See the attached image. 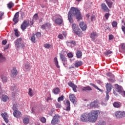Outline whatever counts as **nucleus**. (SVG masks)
Wrapping results in <instances>:
<instances>
[{
    "mask_svg": "<svg viewBox=\"0 0 125 125\" xmlns=\"http://www.w3.org/2000/svg\"><path fill=\"white\" fill-rule=\"evenodd\" d=\"M13 111H14V112H15V111H18V108H17V106H16V105L14 104L13 105Z\"/></svg>",
    "mask_w": 125,
    "mask_h": 125,
    "instance_id": "obj_51",
    "label": "nucleus"
},
{
    "mask_svg": "<svg viewBox=\"0 0 125 125\" xmlns=\"http://www.w3.org/2000/svg\"><path fill=\"white\" fill-rule=\"evenodd\" d=\"M56 107L57 108H61V104H59V103L56 104Z\"/></svg>",
    "mask_w": 125,
    "mask_h": 125,
    "instance_id": "obj_57",
    "label": "nucleus"
},
{
    "mask_svg": "<svg viewBox=\"0 0 125 125\" xmlns=\"http://www.w3.org/2000/svg\"><path fill=\"white\" fill-rule=\"evenodd\" d=\"M69 98L70 101H71L72 103H75V102L76 101V97H75V95L72 94L69 96Z\"/></svg>",
    "mask_w": 125,
    "mask_h": 125,
    "instance_id": "obj_26",
    "label": "nucleus"
},
{
    "mask_svg": "<svg viewBox=\"0 0 125 125\" xmlns=\"http://www.w3.org/2000/svg\"><path fill=\"white\" fill-rule=\"evenodd\" d=\"M21 42H22V38H20L17 39L14 42L15 46H16V47L19 48V47H20V46H21Z\"/></svg>",
    "mask_w": 125,
    "mask_h": 125,
    "instance_id": "obj_9",
    "label": "nucleus"
},
{
    "mask_svg": "<svg viewBox=\"0 0 125 125\" xmlns=\"http://www.w3.org/2000/svg\"><path fill=\"white\" fill-rule=\"evenodd\" d=\"M8 100V97L5 95H3L2 96V101L3 102H6Z\"/></svg>",
    "mask_w": 125,
    "mask_h": 125,
    "instance_id": "obj_35",
    "label": "nucleus"
},
{
    "mask_svg": "<svg viewBox=\"0 0 125 125\" xmlns=\"http://www.w3.org/2000/svg\"><path fill=\"white\" fill-rule=\"evenodd\" d=\"M105 1L106 4H107L108 7L109 8H112V7H113V2H112V1L111 0H105Z\"/></svg>",
    "mask_w": 125,
    "mask_h": 125,
    "instance_id": "obj_23",
    "label": "nucleus"
},
{
    "mask_svg": "<svg viewBox=\"0 0 125 125\" xmlns=\"http://www.w3.org/2000/svg\"><path fill=\"white\" fill-rule=\"evenodd\" d=\"M112 25L113 27H116L117 26H118V22L116 21H114L112 23Z\"/></svg>",
    "mask_w": 125,
    "mask_h": 125,
    "instance_id": "obj_48",
    "label": "nucleus"
},
{
    "mask_svg": "<svg viewBox=\"0 0 125 125\" xmlns=\"http://www.w3.org/2000/svg\"><path fill=\"white\" fill-rule=\"evenodd\" d=\"M13 6H14V3H12V2H10L7 4V7L9 8V9H11Z\"/></svg>",
    "mask_w": 125,
    "mask_h": 125,
    "instance_id": "obj_41",
    "label": "nucleus"
},
{
    "mask_svg": "<svg viewBox=\"0 0 125 125\" xmlns=\"http://www.w3.org/2000/svg\"><path fill=\"white\" fill-rule=\"evenodd\" d=\"M113 38H114V36L113 35H109V40H110V41H111V40H113Z\"/></svg>",
    "mask_w": 125,
    "mask_h": 125,
    "instance_id": "obj_62",
    "label": "nucleus"
},
{
    "mask_svg": "<svg viewBox=\"0 0 125 125\" xmlns=\"http://www.w3.org/2000/svg\"><path fill=\"white\" fill-rule=\"evenodd\" d=\"M39 19V16L38 14H35L33 16V21H31V25L34 24V21H37Z\"/></svg>",
    "mask_w": 125,
    "mask_h": 125,
    "instance_id": "obj_25",
    "label": "nucleus"
},
{
    "mask_svg": "<svg viewBox=\"0 0 125 125\" xmlns=\"http://www.w3.org/2000/svg\"><path fill=\"white\" fill-rule=\"evenodd\" d=\"M60 116H59L58 115H55V116H53V119L51 122V124L53 125H57L60 122Z\"/></svg>",
    "mask_w": 125,
    "mask_h": 125,
    "instance_id": "obj_3",
    "label": "nucleus"
},
{
    "mask_svg": "<svg viewBox=\"0 0 125 125\" xmlns=\"http://www.w3.org/2000/svg\"><path fill=\"white\" fill-rule=\"evenodd\" d=\"M82 90H83V91H90L91 90H92V89L91 88V87H90V86H86V87H84L82 88Z\"/></svg>",
    "mask_w": 125,
    "mask_h": 125,
    "instance_id": "obj_30",
    "label": "nucleus"
},
{
    "mask_svg": "<svg viewBox=\"0 0 125 125\" xmlns=\"http://www.w3.org/2000/svg\"><path fill=\"white\" fill-rule=\"evenodd\" d=\"M66 43L67 46H69L70 47H74L75 45H76V41H67L66 42Z\"/></svg>",
    "mask_w": 125,
    "mask_h": 125,
    "instance_id": "obj_13",
    "label": "nucleus"
},
{
    "mask_svg": "<svg viewBox=\"0 0 125 125\" xmlns=\"http://www.w3.org/2000/svg\"><path fill=\"white\" fill-rule=\"evenodd\" d=\"M98 115H100L99 110H92L89 114L84 113L82 114L80 120L83 123L90 122V123H95L98 118Z\"/></svg>",
    "mask_w": 125,
    "mask_h": 125,
    "instance_id": "obj_1",
    "label": "nucleus"
},
{
    "mask_svg": "<svg viewBox=\"0 0 125 125\" xmlns=\"http://www.w3.org/2000/svg\"><path fill=\"white\" fill-rule=\"evenodd\" d=\"M36 35L33 34L32 36L31 37V41L33 43H36Z\"/></svg>",
    "mask_w": 125,
    "mask_h": 125,
    "instance_id": "obj_36",
    "label": "nucleus"
},
{
    "mask_svg": "<svg viewBox=\"0 0 125 125\" xmlns=\"http://www.w3.org/2000/svg\"><path fill=\"white\" fill-rule=\"evenodd\" d=\"M99 35L96 32H92L89 35V37L90 39H91L92 41H95L96 38H97Z\"/></svg>",
    "mask_w": 125,
    "mask_h": 125,
    "instance_id": "obj_10",
    "label": "nucleus"
},
{
    "mask_svg": "<svg viewBox=\"0 0 125 125\" xmlns=\"http://www.w3.org/2000/svg\"><path fill=\"white\" fill-rule=\"evenodd\" d=\"M115 116L116 118H124L125 117V111H118L115 112Z\"/></svg>",
    "mask_w": 125,
    "mask_h": 125,
    "instance_id": "obj_7",
    "label": "nucleus"
},
{
    "mask_svg": "<svg viewBox=\"0 0 125 125\" xmlns=\"http://www.w3.org/2000/svg\"><path fill=\"white\" fill-rule=\"evenodd\" d=\"M35 35H36V37H41V34L40 32H37L36 33Z\"/></svg>",
    "mask_w": 125,
    "mask_h": 125,
    "instance_id": "obj_60",
    "label": "nucleus"
},
{
    "mask_svg": "<svg viewBox=\"0 0 125 125\" xmlns=\"http://www.w3.org/2000/svg\"><path fill=\"white\" fill-rule=\"evenodd\" d=\"M113 53V51H110L109 50H107L104 53V54L105 55V56H108L109 54H112Z\"/></svg>",
    "mask_w": 125,
    "mask_h": 125,
    "instance_id": "obj_40",
    "label": "nucleus"
},
{
    "mask_svg": "<svg viewBox=\"0 0 125 125\" xmlns=\"http://www.w3.org/2000/svg\"><path fill=\"white\" fill-rule=\"evenodd\" d=\"M1 79L2 80V83H7V82H8V78H7V77H6V76H1Z\"/></svg>",
    "mask_w": 125,
    "mask_h": 125,
    "instance_id": "obj_27",
    "label": "nucleus"
},
{
    "mask_svg": "<svg viewBox=\"0 0 125 125\" xmlns=\"http://www.w3.org/2000/svg\"><path fill=\"white\" fill-rule=\"evenodd\" d=\"M13 21L15 22V24H16L19 22V12L15 13L13 19Z\"/></svg>",
    "mask_w": 125,
    "mask_h": 125,
    "instance_id": "obj_12",
    "label": "nucleus"
},
{
    "mask_svg": "<svg viewBox=\"0 0 125 125\" xmlns=\"http://www.w3.org/2000/svg\"><path fill=\"white\" fill-rule=\"evenodd\" d=\"M96 125H106V123L104 121L100 120Z\"/></svg>",
    "mask_w": 125,
    "mask_h": 125,
    "instance_id": "obj_39",
    "label": "nucleus"
},
{
    "mask_svg": "<svg viewBox=\"0 0 125 125\" xmlns=\"http://www.w3.org/2000/svg\"><path fill=\"white\" fill-rule=\"evenodd\" d=\"M121 49H123V50H125V43H123L121 45Z\"/></svg>",
    "mask_w": 125,
    "mask_h": 125,
    "instance_id": "obj_54",
    "label": "nucleus"
},
{
    "mask_svg": "<svg viewBox=\"0 0 125 125\" xmlns=\"http://www.w3.org/2000/svg\"><path fill=\"white\" fill-rule=\"evenodd\" d=\"M113 106L114 108H121L122 107V103L119 102H115L113 104Z\"/></svg>",
    "mask_w": 125,
    "mask_h": 125,
    "instance_id": "obj_20",
    "label": "nucleus"
},
{
    "mask_svg": "<svg viewBox=\"0 0 125 125\" xmlns=\"http://www.w3.org/2000/svg\"><path fill=\"white\" fill-rule=\"evenodd\" d=\"M79 26L82 31H85L87 28V25H86V23L84 21H81L79 23Z\"/></svg>",
    "mask_w": 125,
    "mask_h": 125,
    "instance_id": "obj_11",
    "label": "nucleus"
},
{
    "mask_svg": "<svg viewBox=\"0 0 125 125\" xmlns=\"http://www.w3.org/2000/svg\"><path fill=\"white\" fill-rule=\"evenodd\" d=\"M5 61V58L3 57L2 54H0V62H3Z\"/></svg>",
    "mask_w": 125,
    "mask_h": 125,
    "instance_id": "obj_44",
    "label": "nucleus"
},
{
    "mask_svg": "<svg viewBox=\"0 0 125 125\" xmlns=\"http://www.w3.org/2000/svg\"><path fill=\"white\" fill-rule=\"evenodd\" d=\"M64 100V96H62L58 98V102H61V101H63Z\"/></svg>",
    "mask_w": 125,
    "mask_h": 125,
    "instance_id": "obj_46",
    "label": "nucleus"
},
{
    "mask_svg": "<svg viewBox=\"0 0 125 125\" xmlns=\"http://www.w3.org/2000/svg\"><path fill=\"white\" fill-rule=\"evenodd\" d=\"M13 116L15 117V118H21L22 116V113L21 112H20V111L17 110L13 112Z\"/></svg>",
    "mask_w": 125,
    "mask_h": 125,
    "instance_id": "obj_15",
    "label": "nucleus"
},
{
    "mask_svg": "<svg viewBox=\"0 0 125 125\" xmlns=\"http://www.w3.org/2000/svg\"><path fill=\"white\" fill-rule=\"evenodd\" d=\"M106 92H110L112 90V85L110 83H107L106 85Z\"/></svg>",
    "mask_w": 125,
    "mask_h": 125,
    "instance_id": "obj_22",
    "label": "nucleus"
},
{
    "mask_svg": "<svg viewBox=\"0 0 125 125\" xmlns=\"http://www.w3.org/2000/svg\"><path fill=\"white\" fill-rule=\"evenodd\" d=\"M14 31L15 32V35L17 38H18L19 37V31H18V29L15 28L14 29Z\"/></svg>",
    "mask_w": 125,
    "mask_h": 125,
    "instance_id": "obj_43",
    "label": "nucleus"
},
{
    "mask_svg": "<svg viewBox=\"0 0 125 125\" xmlns=\"http://www.w3.org/2000/svg\"><path fill=\"white\" fill-rule=\"evenodd\" d=\"M90 85H91L92 86H93L96 89H97L98 90H99L101 92H103V90H102L101 89L99 88L97 85L95 84L92 83H90Z\"/></svg>",
    "mask_w": 125,
    "mask_h": 125,
    "instance_id": "obj_31",
    "label": "nucleus"
},
{
    "mask_svg": "<svg viewBox=\"0 0 125 125\" xmlns=\"http://www.w3.org/2000/svg\"><path fill=\"white\" fill-rule=\"evenodd\" d=\"M23 69L24 71H26V72L30 71V70H31V64L30 62H26L24 65Z\"/></svg>",
    "mask_w": 125,
    "mask_h": 125,
    "instance_id": "obj_17",
    "label": "nucleus"
},
{
    "mask_svg": "<svg viewBox=\"0 0 125 125\" xmlns=\"http://www.w3.org/2000/svg\"><path fill=\"white\" fill-rule=\"evenodd\" d=\"M73 30L74 31V33L79 36L80 34H81V31H80V28L76 24V23H73L72 25Z\"/></svg>",
    "mask_w": 125,
    "mask_h": 125,
    "instance_id": "obj_4",
    "label": "nucleus"
},
{
    "mask_svg": "<svg viewBox=\"0 0 125 125\" xmlns=\"http://www.w3.org/2000/svg\"><path fill=\"white\" fill-rule=\"evenodd\" d=\"M98 103V101H94V102L91 103L90 104V107H94L95 108L97 106V104Z\"/></svg>",
    "mask_w": 125,
    "mask_h": 125,
    "instance_id": "obj_29",
    "label": "nucleus"
},
{
    "mask_svg": "<svg viewBox=\"0 0 125 125\" xmlns=\"http://www.w3.org/2000/svg\"><path fill=\"white\" fill-rule=\"evenodd\" d=\"M53 91L54 94H56V95L59 94V93H60V89L59 87H57V88H54L53 89Z\"/></svg>",
    "mask_w": 125,
    "mask_h": 125,
    "instance_id": "obj_28",
    "label": "nucleus"
},
{
    "mask_svg": "<svg viewBox=\"0 0 125 125\" xmlns=\"http://www.w3.org/2000/svg\"><path fill=\"white\" fill-rule=\"evenodd\" d=\"M41 122L43 124L46 123V119L44 117H42L41 118Z\"/></svg>",
    "mask_w": 125,
    "mask_h": 125,
    "instance_id": "obj_47",
    "label": "nucleus"
},
{
    "mask_svg": "<svg viewBox=\"0 0 125 125\" xmlns=\"http://www.w3.org/2000/svg\"><path fill=\"white\" fill-rule=\"evenodd\" d=\"M44 47H45V48H51V47H52V45H51L49 43H46L44 44L43 45Z\"/></svg>",
    "mask_w": 125,
    "mask_h": 125,
    "instance_id": "obj_42",
    "label": "nucleus"
},
{
    "mask_svg": "<svg viewBox=\"0 0 125 125\" xmlns=\"http://www.w3.org/2000/svg\"><path fill=\"white\" fill-rule=\"evenodd\" d=\"M29 26H30V23L28 21L25 20L22 22V24H21V29L22 31H24V30H26L27 29V27H29Z\"/></svg>",
    "mask_w": 125,
    "mask_h": 125,
    "instance_id": "obj_5",
    "label": "nucleus"
},
{
    "mask_svg": "<svg viewBox=\"0 0 125 125\" xmlns=\"http://www.w3.org/2000/svg\"><path fill=\"white\" fill-rule=\"evenodd\" d=\"M60 56L62 62H67V58L65 57V56L64 55L60 54Z\"/></svg>",
    "mask_w": 125,
    "mask_h": 125,
    "instance_id": "obj_32",
    "label": "nucleus"
},
{
    "mask_svg": "<svg viewBox=\"0 0 125 125\" xmlns=\"http://www.w3.org/2000/svg\"><path fill=\"white\" fill-rule=\"evenodd\" d=\"M7 43V41L6 40H3L2 41V44L5 45V44Z\"/></svg>",
    "mask_w": 125,
    "mask_h": 125,
    "instance_id": "obj_59",
    "label": "nucleus"
},
{
    "mask_svg": "<svg viewBox=\"0 0 125 125\" xmlns=\"http://www.w3.org/2000/svg\"><path fill=\"white\" fill-rule=\"evenodd\" d=\"M11 77H16L17 76V74H18V71L16 69V67H13L11 70Z\"/></svg>",
    "mask_w": 125,
    "mask_h": 125,
    "instance_id": "obj_16",
    "label": "nucleus"
},
{
    "mask_svg": "<svg viewBox=\"0 0 125 125\" xmlns=\"http://www.w3.org/2000/svg\"><path fill=\"white\" fill-rule=\"evenodd\" d=\"M1 116L3 119H5V118H7L8 117V115H7V113L4 112V113H2Z\"/></svg>",
    "mask_w": 125,
    "mask_h": 125,
    "instance_id": "obj_49",
    "label": "nucleus"
},
{
    "mask_svg": "<svg viewBox=\"0 0 125 125\" xmlns=\"http://www.w3.org/2000/svg\"><path fill=\"white\" fill-rule=\"evenodd\" d=\"M82 65H83L82 61L75 62L74 66L76 67V68H79V67H80V66H82Z\"/></svg>",
    "mask_w": 125,
    "mask_h": 125,
    "instance_id": "obj_21",
    "label": "nucleus"
},
{
    "mask_svg": "<svg viewBox=\"0 0 125 125\" xmlns=\"http://www.w3.org/2000/svg\"><path fill=\"white\" fill-rule=\"evenodd\" d=\"M68 85L73 88V90L74 92H77V85L74 84L72 82H70L68 83Z\"/></svg>",
    "mask_w": 125,
    "mask_h": 125,
    "instance_id": "obj_18",
    "label": "nucleus"
},
{
    "mask_svg": "<svg viewBox=\"0 0 125 125\" xmlns=\"http://www.w3.org/2000/svg\"><path fill=\"white\" fill-rule=\"evenodd\" d=\"M67 56L69 58H72V57H73L74 55H73V54H72L71 53H68L67 54Z\"/></svg>",
    "mask_w": 125,
    "mask_h": 125,
    "instance_id": "obj_53",
    "label": "nucleus"
},
{
    "mask_svg": "<svg viewBox=\"0 0 125 125\" xmlns=\"http://www.w3.org/2000/svg\"><path fill=\"white\" fill-rule=\"evenodd\" d=\"M11 90L13 91L12 93L14 94V96L16 95V93L18 92V90L17 89L16 86L15 85L13 84L11 86Z\"/></svg>",
    "mask_w": 125,
    "mask_h": 125,
    "instance_id": "obj_14",
    "label": "nucleus"
},
{
    "mask_svg": "<svg viewBox=\"0 0 125 125\" xmlns=\"http://www.w3.org/2000/svg\"><path fill=\"white\" fill-rule=\"evenodd\" d=\"M3 15H4V13H3V12H0V20H1V19H2V16H3Z\"/></svg>",
    "mask_w": 125,
    "mask_h": 125,
    "instance_id": "obj_52",
    "label": "nucleus"
},
{
    "mask_svg": "<svg viewBox=\"0 0 125 125\" xmlns=\"http://www.w3.org/2000/svg\"><path fill=\"white\" fill-rule=\"evenodd\" d=\"M56 17L57 19L55 20V23L57 24V25H61L62 23H63V19L62 18V17L59 15H57Z\"/></svg>",
    "mask_w": 125,
    "mask_h": 125,
    "instance_id": "obj_6",
    "label": "nucleus"
},
{
    "mask_svg": "<svg viewBox=\"0 0 125 125\" xmlns=\"http://www.w3.org/2000/svg\"><path fill=\"white\" fill-rule=\"evenodd\" d=\"M51 26V25L50 23H46L42 25L41 29H42V30H45L46 29H49Z\"/></svg>",
    "mask_w": 125,
    "mask_h": 125,
    "instance_id": "obj_19",
    "label": "nucleus"
},
{
    "mask_svg": "<svg viewBox=\"0 0 125 125\" xmlns=\"http://www.w3.org/2000/svg\"><path fill=\"white\" fill-rule=\"evenodd\" d=\"M65 103H66V105H67V106L66 108V110L70 111V110L71 109V108L70 107V106H71V104H70V101L69 100H66Z\"/></svg>",
    "mask_w": 125,
    "mask_h": 125,
    "instance_id": "obj_24",
    "label": "nucleus"
},
{
    "mask_svg": "<svg viewBox=\"0 0 125 125\" xmlns=\"http://www.w3.org/2000/svg\"><path fill=\"white\" fill-rule=\"evenodd\" d=\"M28 95H29V96H31V97H33V96H34V93L33 92V90L32 89V88L28 89Z\"/></svg>",
    "mask_w": 125,
    "mask_h": 125,
    "instance_id": "obj_37",
    "label": "nucleus"
},
{
    "mask_svg": "<svg viewBox=\"0 0 125 125\" xmlns=\"http://www.w3.org/2000/svg\"><path fill=\"white\" fill-rule=\"evenodd\" d=\"M24 125H28L29 124V122H30V119L28 118H25L23 120Z\"/></svg>",
    "mask_w": 125,
    "mask_h": 125,
    "instance_id": "obj_38",
    "label": "nucleus"
},
{
    "mask_svg": "<svg viewBox=\"0 0 125 125\" xmlns=\"http://www.w3.org/2000/svg\"><path fill=\"white\" fill-rule=\"evenodd\" d=\"M122 29L123 32H124V34H125V26H124V25H122Z\"/></svg>",
    "mask_w": 125,
    "mask_h": 125,
    "instance_id": "obj_61",
    "label": "nucleus"
},
{
    "mask_svg": "<svg viewBox=\"0 0 125 125\" xmlns=\"http://www.w3.org/2000/svg\"><path fill=\"white\" fill-rule=\"evenodd\" d=\"M115 87L116 89H118V92H120V91H121V87L120 86V85H119L118 84H116L115 85Z\"/></svg>",
    "mask_w": 125,
    "mask_h": 125,
    "instance_id": "obj_45",
    "label": "nucleus"
},
{
    "mask_svg": "<svg viewBox=\"0 0 125 125\" xmlns=\"http://www.w3.org/2000/svg\"><path fill=\"white\" fill-rule=\"evenodd\" d=\"M110 17V14L109 13H105L104 14V17L106 20H108L109 17Z\"/></svg>",
    "mask_w": 125,
    "mask_h": 125,
    "instance_id": "obj_50",
    "label": "nucleus"
},
{
    "mask_svg": "<svg viewBox=\"0 0 125 125\" xmlns=\"http://www.w3.org/2000/svg\"><path fill=\"white\" fill-rule=\"evenodd\" d=\"M77 58H81L83 56V53L82 51L78 50L76 53Z\"/></svg>",
    "mask_w": 125,
    "mask_h": 125,
    "instance_id": "obj_34",
    "label": "nucleus"
},
{
    "mask_svg": "<svg viewBox=\"0 0 125 125\" xmlns=\"http://www.w3.org/2000/svg\"><path fill=\"white\" fill-rule=\"evenodd\" d=\"M54 62L57 68H60V66H59V62H58V60L57 59V57H55L54 59Z\"/></svg>",
    "mask_w": 125,
    "mask_h": 125,
    "instance_id": "obj_33",
    "label": "nucleus"
},
{
    "mask_svg": "<svg viewBox=\"0 0 125 125\" xmlns=\"http://www.w3.org/2000/svg\"><path fill=\"white\" fill-rule=\"evenodd\" d=\"M122 92V94L123 96V97H125V91H121Z\"/></svg>",
    "mask_w": 125,
    "mask_h": 125,
    "instance_id": "obj_64",
    "label": "nucleus"
},
{
    "mask_svg": "<svg viewBox=\"0 0 125 125\" xmlns=\"http://www.w3.org/2000/svg\"><path fill=\"white\" fill-rule=\"evenodd\" d=\"M95 20V16H92L91 17V21H94Z\"/></svg>",
    "mask_w": 125,
    "mask_h": 125,
    "instance_id": "obj_58",
    "label": "nucleus"
},
{
    "mask_svg": "<svg viewBox=\"0 0 125 125\" xmlns=\"http://www.w3.org/2000/svg\"><path fill=\"white\" fill-rule=\"evenodd\" d=\"M109 92H107L106 93V100H109Z\"/></svg>",
    "mask_w": 125,
    "mask_h": 125,
    "instance_id": "obj_55",
    "label": "nucleus"
},
{
    "mask_svg": "<svg viewBox=\"0 0 125 125\" xmlns=\"http://www.w3.org/2000/svg\"><path fill=\"white\" fill-rule=\"evenodd\" d=\"M101 7L102 10L104 11V12H109L110 10H109V8L107 6V5L105 4V3H103L101 5Z\"/></svg>",
    "mask_w": 125,
    "mask_h": 125,
    "instance_id": "obj_8",
    "label": "nucleus"
},
{
    "mask_svg": "<svg viewBox=\"0 0 125 125\" xmlns=\"http://www.w3.org/2000/svg\"><path fill=\"white\" fill-rule=\"evenodd\" d=\"M58 37L59 39H60V40H63V35H62V34L59 35Z\"/></svg>",
    "mask_w": 125,
    "mask_h": 125,
    "instance_id": "obj_56",
    "label": "nucleus"
},
{
    "mask_svg": "<svg viewBox=\"0 0 125 125\" xmlns=\"http://www.w3.org/2000/svg\"><path fill=\"white\" fill-rule=\"evenodd\" d=\"M8 48H9V44H7L6 46H5L4 47L5 50L8 49Z\"/></svg>",
    "mask_w": 125,
    "mask_h": 125,
    "instance_id": "obj_63",
    "label": "nucleus"
},
{
    "mask_svg": "<svg viewBox=\"0 0 125 125\" xmlns=\"http://www.w3.org/2000/svg\"><path fill=\"white\" fill-rule=\"evenodd\" d=\"M73 16L76 17L77 21H80V20H83V15L81 13V11L78 8L72 7L70 8L68 13V20L70 23H73L74 22Z\"/></svg>",
    "mask_w": 125,
    "mask_h": 125,
    "instance_id": "obj_2",
    "label": "nucleus"
}]
</instances>
